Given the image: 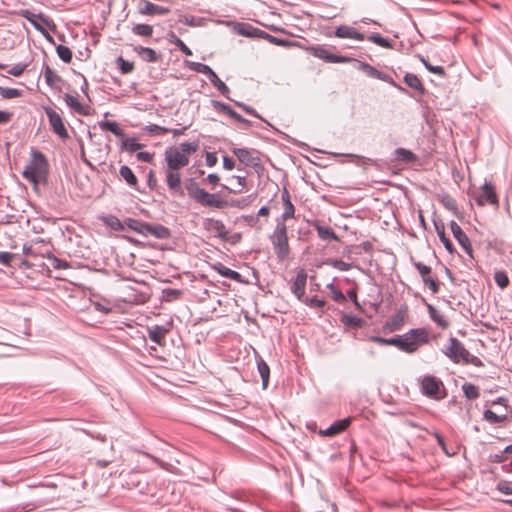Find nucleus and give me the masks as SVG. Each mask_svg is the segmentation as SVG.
Instances as JSON below:
<instances>
[{
	"mask_svg": "<svg viewBox=\"0 0 512 512\" xmlns=\"http://www.w3.org/2000/svg\"><path fill=\"white\" fill-rule=\"evenodd\" d=\"M48 170L49 164L46 156L41 151L31 148L30 159L22 172V176L34 186H37L40 182L46 180Z\"/></svg>",
	"mask_w": 512,
	"mask_h": 512,
	"instance_id": "obj_1",
	"label": "nucleus"
},
{
	"mask_svg": "<svg viewBox=\"0 0 512 512\" xmlns=\"http://www.w3.org/2000/svg\"><path fill=\"white\" fill-rule=\"evenodd\" d=\"M429 341L430 335L427 328L420 327L410 329L406 333L402 334L401 351L407 354H413L419 349V347L428 344Z\"/></svg>",
	"mask_w": 512,
	"mask_h": 512,
	"instance_id": "obj_2",
	"label": "nucleus"
},
{
	"mask_svg": "<svg viewBox=\"0 0 512 512\" xmlns=\"http://www.w3.org/2000/svg\"><path fill=\"white\" fill-rule=\"evenodd\" d=\"M273 251L279 261L286 260L290 255L288 228L286 224L276 223V227L270 236Z\"/></svg>",
	"mask_w": 512,
	"mask_h": 512,
	"instance_id": "obj_3",
	"label": "nucleus"
},
{
	"mask_svg": "<svg viewBox=\"0 0 512 512\" xmlns=\"http://www.w3.org/2000/svg\"><path fill=\"white\" fill-rule=\"evenodd\" d=\"M442 353L453 363L458 364L464 361L468 356V350L464 344L456 337H450L447 344L442 348Z\"/></svg>",
	"mask_w": 512,
	"mask_h": 512,
	"instance_id": "obj_4",
	"label": "nucleus"
},
{
	"mask_svg": "<svg viewBox=\"0 0 512 512\" xmlns=\"http://www.w3.org/2000/svg\"><path fill=\"white\" fill-rule=\"evenodd\" d=\"M44 111L48 117L51 130L62 140L68 139L69 134L62 119V116L49 106L44 107Z\"/></svg>",
	"mask_w": 512,
	"mask_h": 512,
	"instance_id": "obj_5",
	"label": "nucleus"
},
{
	"mask_svg": "<svg viewBox=\"0 0 512 512\" xmlns=\"http://www.w3.org/2000/svg\"><path fill=\"white\" fill-rule=\"evenodd\" d=\"M165 160L167 162L168 169L170 170H179L189 163V158L177 148L167 149L165 151Z\"/></svg>",
	"mask_w": 512,
	"mask_h": 512,
	"instance_id": "obj_6",
	"label": "nucleus"
},
{
	"mask_svg": "<svg viewBox=\"0 0 512 512\" xmlns=\"http://www.w3.org/2000/svg\"><path fill=\"white\" fill-rule=\"evenodd\" d=\"M481 189L482 192L474 197L476 204L478 206H484L486 204L498 206V197L493 184L485 181Z\"/></svg>",
	"mask_w": 512,
	"mask_h": 512,
	"instance_id": "obj_7",
	"label": "nucleus"
},
{
	"mask_svg": "<svg viewBox=\"0 0 512 512\" xmlns=\"http://www.w3.org/2000/svg\"><path fill=\"white\" fill-rule=\"evenodd\" d=\"M232 152L245 166L254 168L261 167L260 158L257 156L256 150L247 148H234L232 149Z\"/></svg>",
	"mask_w": 512,
	"mask_h": 512,
	"instance_id": "obj_8",
	"label": "nucleus"
},
{
	"mask_svg": "<svg viewBox=\"0 0 512 512\" xmlns=\"http://www.w3.org/2000/svg\"><path fill=\"white\" fill-rule=\"evenodd\" d=\"M21 15L38 31L43 32L44 25L55 29L56 25L50 18L44 16L42 13L35 14L29 10H22Z\"/></svg>",
	"mask_w": 512,
	"mask_h": 512,
	"instance_id": "obj_9",
	"label": "nucleus"
},
{
	"mask_svg": "<svg viewBox=\"0 0 512 512\" xmlns=\"http://www.w3.org/2000/svg\"><path fill=\"white\" fill-rule=\"evenodd\" d=\"M443 387V383L440 379L435 376H425L421 382V391L424 395L434 398L441 399L443 396H439L438 393L440 388Z\"/></svg>",
	"mask_w": 512,
	"mask_h": 512,
	"instance_id": "obj_10",
	"label": "nucleus"
},
{
	"mask_svg": "<svg viewBox=\"0 0 512 512\" xmlns=\"http://www.w3.org/2000/svg\"><path fill=\"white\" fill-rule=\"evenodd\" d=\"M312 54L316 58L321 59L327 63H348L352 62L353 60V58L348 56L333 54L323 46L313 47Z\"/></svg>",
	"mask_w": 512,
	"mask_h": 512,
	"instance_id": "obj_11",
	"label": "nucleus"
},
{
	"mask_svg": "<svg viewBox=\"0 0 512 512\" xmlns=\"http://www.w3.org/2000/svg\"><path fill=\"white\" fill-rule=\"evenodd\" d=\"M141 235L144 237L153 236L156 239L166 240L170 238V229L162 224H151L144 222Z\"/></svg>",
	"mask_w": 512,
	"mask_h": 512,
	"instance_id": "obj_12",
	"label": "nucleus"
},
{
	"mask_svg": "<svg viewBox=\"0 0 512 512\" xmlns=\"http://www.w3.org/2000/svg\"><path fill=\"white\" fill-rule=\"evenodd\" d=\"M195 202L205 207L224 208L226 201L219 198L218 194H211L206 190L202 189L198 196L194 199Z\"/></svg>",
	"mask_w": 512,
	"mask_h": 512,
	"instance_id": "obj_13",
	"label": "nucleus"
},
{
	"mask_svg": "<svg viewBox=\"0 0 512 512\" xmlns=\"http://www.w3.org/2000/svg\"><path fill=\"white\" fill-rule=\"evenodd\" d=\"M352 417H346L336 420L328 428L319 430L318 434L322 437H334L344 432L351 424Z\"/></svg>",
	"mask_w": 512,
	"mask_h": 512,
	"instance_id": "obj_14",
	"label": "nucleus"
},
{
	"mask_svg": "<svg viewBox=\"0 0 512 512\" xmlns=\"http://www.w3.org/2000/svg\"><path fill=\"white\" fill-rule=\"evenodd\" d=\"M450 228L453 233L454 238L457 240L459 245L463 248V250L472 257V246L469 237L462 230V228L455 222H450Z\"/></svg>",
	"mask_w": 512,
	"mask_h": 512,
	"instance_id": "obj_15",
	"label": "nucleus"
},
{
	"mask_svg": "<svg viewBox=\"0 0 512 512\" xmlns=\"http://www.w3.org/2000/svg\"><path fill=\"white\" fill-rule=\"evenodd\" d=\"M414 267L417 269V271L421 275L423 282L426 285H428L431 292L437 293L439 291L440 285L436 279L429 276V274L431 273V267H429L421 262H414Z\"/></svg>",
	"mask_w": 512,
	"mask_h": 512,
	"instance_id": "obj_16",
	"label": "nucleus"
},
{
	"mask_svg": "<svg viewBox=\"0 0 512 512\" xmlns=\"http://www.w3.org/2000/svg\"><path fill=\"white\" fill-rule=\"evenodd\" d=\"M166 183L170 192L176 196H184V190L181 185V175L178 170H168L166 173Z\"/></svg>",
	"mask_w": 512,
	"mask_h": 512,
	"instance_id": "obj_17",
	"label": "nucleus"
},
{
	"mask_svg": "<svg viewBox=\"0 0 512 512\" xmlns=\"http://www.w3.org/2000/svg\"><path fill=\"white\" fill-rule=\"evenodd\" d=\"M211 105L217 112L226 114L239 123H244L247 125L251 124V122L248 119L242 117L239 113H237L234 109H232L228 104H225L218 100H211Z\"/></svg>",
	"mask_w": 512,
	"mask_h": 512,
	"instance_id": "obj_18",
	"label": "nucleus"
},
{
	"mask_svg": "<svg viewBox=\"0 0 512 512\" xmlns=\"http://www.w3.org/2000/svg\"><path fill=\"white\" fill-rule=\"evenodd\" d=\"M307 282V273L304 269H300L291 285V292L297 297L298 300H302L305 294V287Z\"/></svg>",
	"mask_w": 512,
	"mask_h": 512,
	"instance_id": "obj_19",
	"label": "nucleus"
},
{
	"mask_svg": "<svg viewBox=\"0 0 512 512\" xmlns=\"http://www.w3.org/2000/svg\"><path fill=\"white\" fill-rule=\"evenodd\" d=\"M334 35L338 38L355 39L363 41L365 39L364 34L358 32L354 27L348 25H340L336 28Z\"/></svg>",
	"mask_w": 512,
	"mask_h": 512,
	"instance_id": "obj_20",
	"label": "nucleus"
},
{
	"mask_svg": "<svg viewBox=\"0 0 512 512\" xmlns=\"http://www.w3.org/2000/svg\"><path fill=\"white\" fill-rule=\"evenodd\" d=\"M169 12V8L156 5L149 1H144L143 6L139 7V13L147 16L166 15Z\"/></svg>",
	"mask_w": 512,
	"mask_h": 512,
	"instance_id": "obj_21",
	"label": "nucleus"
},
{
	"mask_svg": "<svg viewBox=\"0 0 512 512\" xmlns=\"http://www.w3.org/2000/svg\"><path fill=\"white\" fill-rule=\"evenodd\" d=\"M313 227L317 231L318 237L323 241H338L339 237L334 230L327 225H322L319 221L313 224Z\"/></svg>",
	"mask_w": 512,
	"mask_h": 512,
	"instance_id": "obj_22",
	"label": "nucleus"
},
{
	"mask_svg": "<svg viewBox=\"0 0 512 512\" xmlns=\"http://www.w3.org/2000/svg\"><path fill=\"white\" fill-rule=\"evenodd\" d=\"M434 227H435L436 233L439 237V240L444 245L447 252L450 254H453L455 252V248H454L453 243L450 241V239L445 234L444 223L441 220H434Z\"/></svg>",
	"mask_w": 512,
	"mask_h": 512,
	"instance_id": "obj_23",
	"label": "nucleus"
},
{
	"mask_svg": "<svg viewBox=\"0 0 512 512\" xmlns=\"http://www.w3.org/2000/svg\"><path fill=\"white\" fill-rule=\"evenodd\" d=\"M168 332L169 330L161 325H153L148 328L150 340L161 346L164 345L165 337Z\"/></svg>",
	"mask_w": 512,
	"mask_h": 512,
	"instance_id": "obj_24",
	"label": "nucleus"
},
{
	"mask_svg": "<svg viewBox=\"0 0 512 512\" xmlns=\"http://www.w3.org/2000/svg\"><path fill=\"white\" fill-rule=\"evenodd\" d=\"M215 269L221 276H224L226 278L234 280L235 282L243 283V284L248 283V281L245 280L239 272L232 270V269L224 266L223 264L219 263L217 266H215Z\"/></svg>",
	"mask_w": 512,
	"mask_h": 512,
	"instance_id": "obj_25",
	"label": "nucleus"
},
{
	"mask_svg": "<svg viewBox=\"0 0 512 512\" xmlns=\"http://www.w3.org/2000/svg\"><path fill=\"white\" fill-rule=\"evenodd\" d=\"M393 155L395 161L405 164L413 163L417 160V156L412 151L402 147L396 148Z\"/></svg>",
	"mask_w": 512,
	"mask_h": 512,
	"instance_id": "obj_26",
	"label": "nucleus"
},
{
	"mask_svg": "<svg viewBox=\"0 0 512 512\" xmlns=\"http://www.w3.org/2000/svg\"><path fill=\"white\" fill-rule=\"evenodd\" d=\"M134 52H136L143 61L149 62V63H155L159 60V55L157 52L149 47H143V46H135Z\"/></svg>",
	"mask_w": 512,
	"mask_h": 512,
	"instance_id": "obj_27",
	"label": "nucleus"
},
{
	"mask_svg": "<svg viewBox=\"0 0 512 512\" xmlns=\"http://www.w3.org/2000/svg\"><path fill=\"white\" fill-rule=\"evenodd\" d=\"M340 321L346 328H352V329L362 328L366 324V321L363 318H360V317H357L354 315H350V314H343L340 317Z\"/></svg>",
	"mask_w": 512,
	"mask_h": 512,
	"instance_id": "obj_28",
	"label": "nucleus"
},
{
	"mask_svg": "<svg viewBox=\"0 0 512 512\" xmlns=\"http://www.w3.org/2000/svg\"><path fill=\"white\" fill-rule=\"evenodd\" d=\"M119 175L129 187L137 190L138 179L130 167L122 165L119 169Z\"/></svg>",
	"mask_w": 512,
	"mask_h": 512,
	"instance_id": "obj_29",
	"label": "nucleus"
},
{
	"mask_svg": "<svg viewBox=\"0 0 512 512\" xmlns=\"http://www.w3.org/2000/svg\"><path fill=\"white\" fill-rule=\"evenodd\" d=\"M67 106L72 108L79 115L87 116L89 111L78 101V99L70 94H65L63 97Z\"/></svg>",
	"mask_w": 512,
	"mask_h": 512,
	"instance_id": "obj_30",
	"label": "nucleus"
},
{
	"mask_svg": "<svg viewBox=\"0 0 512 512\" xmlns=\"http://www.w3.org/2000/svg\"><path fill=\"white\" fill-rule=\"evenodd\" d=\"M427 310L430 318L442 329L449 326L448 320L433 305L427 304Z\"/></svg>",
	"mask_w": 512,
	"mask_h": 512,
	"instance_id": "obj_31",
	"label": "nucleus"
},
{
	"mask_svg": "<svg viewBox=\"0 0 512 512\" xmlns=\"http://www.w3.org/2000/svg\"><path fill=\"white\" fill-rule=\"evenodd\" d=\"M404 82L408 87L416 90L420 94L425 93V88L416 74L406 73L404 76Z\"/></svg>",
	"mask_w": 512,
	"mask_h": 512,
	"instance_id": "obj_32",
	"label": "nucleus"
},
{
	"mask_svg": "<svg viewBox=\"0 0 512 512\" xmlns=\"http://www.w3.org/2000/svg\"><path fill=\"white\" fill-rule=\"evenodd\" d=\"M257 369L262 379V388L266 389L269 384L270 368L261 357L257 359Z\"/></svg>",
	"mask_w": 512,
	"mask_h": 512,
	"instance_id": "obj_33",
	"label": "nucleus"
},
{
	"mask_svg": "<svg viewBox=\"0 0 512 512\" xmlns=\"http://www.w3.org/2000/svg\"><path fill=\"white\" fill-rule=\"evenodd\" d=\"M209 81L218 89V91L227 99L229 98V87L212 71L208 76Z\"/></svg>",
	"mask_w": 512,
	"mask_h": 512,
	"instance_id": "obj_34",
	"label": "nucleus"
},
{
	"mask_svg": "<svg viewBox=\"0 0 512 512\" xmlns=\"http://www.w3.org/2000/svg\"><path fill=\"white\" fill-rule=\"evenodd\" d=\"M238 32L246 37H257L262 39L264 38L263 33H265V31L253 27L250 24H241Z\"/></svg>",
	"mask_w": 512,
	"mask_h": 512,
	"instance_id": "obj_35",
	"label": "nucleus"
},
{
	"mask_svg": "<svg viewBox=\"0 0 512 512\" xmlns=\"http://www.w3.org/2000/svg\"><path fill=\"white\" fill-rule=\"evenodd\" d=\"M98 124L102 130H107V131L111 132L112 134H114L116 137L124 136L123 131L120 129V127L116 121L103 120V121H100Z\"/></svg>",
	"mask_w": 512,
	"mask_h": 512,
	"instance_id": "obj_36",
	"label": "nucleus"
},
{
	"mask_svg": "<svg viewBox=\"0 0 512 512\" xmlns=\"http://www.w3.org/2000/svg\"><path fill=\"white\" fill-rule=\"evenodd\" d=\"M101 219L103 223L110 229L114 231H124V224H122V221L119 220V218L116 217L115 215L108 214L106 216H103Z\"/></svg>",
	"mask_w": 512,
	"mask_h": 512,
	"instance_id": "obj_37",
	"label": "nucleus"
},
{
	"mask_svg": "<svg viewBox=\"0 0 512 512\" xmlns=\"http://www.w3.org/2000/svg\"><path fill=\"white\" fill-rule=\"evenodd\" d=\"M295 216V207L293 203H283V213L276 218V223L286 224L285 222Z\"/></svg>",
	"mask_w": 512,
	"mask_h": 512,
	"instance_id": "obj_38",
	"label": "nucleus"
},
{
	"mask_svg": "<svg viewBox=\"0 0 512 512\" xmlns=\"http://www.w3.org/2000/svg\"><path fill=\"white\" fill-rule=\"evenodd\" d=\"M352 62H354L356 64V68L358 70L365 72L367 74V76H369L371 78H375V79L379 76V70L376 69L375 67L371 66L370 64L356 60L354 58H353Z\"/></svg>",
	"mask_w": 512,
	"mask_h": 512,
	"instance_id": "obj_39",
	"label": "nucleus"
},
{
	"mask_svg": "<svg viewBox=\"0 0 512 512\" xmlns=\"http://www.w3.org/2000/svg\"><path fill=\"white\" fill-rule=\"evenodd\" d=\"M432 435L435 437L436 441H437V444L440 446V448L442 449V451L449 457H452V456H455L457 455L458 453V450L456 448H449L446 443H445V440L443 438V436L438 432V431H434L432 432Z\"/></svg>",
	"mask_w": 512,
	"mask_h": 512,
	"instance_id": "obj_40",
	"label": "nucleus"
},
{
	"mask_svg": "<svg viewBox=\"0 0 512 512\" xmlns=\"http://www.w3.org/2000/svg\"><path fill=\"white\" fill-rule=\"evenodd\" d=\"M43 73L45 82L50 87H53L56 82H59L61 80V77L48 65H44Z\"/></svg>",
	"mask_w": 512,
	"mask_h": 512,
	"instance_id": "obj_41",
	"label": "nucleus"
},
{
	"mask_svg": "<svg viewBox=\"0 0 512 512\" xmlns=\"http://www.w3.org/2000/svg\"><path fill=\"white\" fill-rule=\"evenodd\" d=\"M211 229L215 231L216 235L222 240H226L228 236V231L224 223L220 220H210Z\"/></svg>",
	"mask_w": 512,
	"mask_h": 512,
	"instance_id": "obj_42",
	"label": "nucleus"
},
{
	"mask_svg": "<svg viewBox=\"0 0 512 512\" xmlns=\"http://www.w3.org/2000/svg\"><path fill=\"white\" fill-rule=\"evenodd\" d=\"M185 189L188 196L193 200L198 196L199 192L202 191V188L199 187L198 183L193 178H189L185 181Z\"/></svg>",
	"mask_w": 512,
	"mask_h": 512,
	"instance_id": "obj_43",
	"label": "nucleus"
},
{
	"mask_svg": "<svg viewBox=\"0 0 512 512\" xmlns=\"http://www.w3.org/2000/svg\"><path fill=\"white\" fill-rule=\"evenodd\" d=\"M122 224H124V230L128 228L141 235L144 221L134 218H126L122 221Z\"/></svg>",
	"mask_w": 512,
	"mask_h": 512,
	"instance_id": "obj_44",
	"label": "nucleus"
},
{
	"mask_svg": "<svg viewBox=\"0 0 512 512\" xmlns=\"http://www.w3.org/2000/svg\"><path fill=\"white\" fill-rule=\"evenodd\" d=\"M116 64L121 74H130L134 70V63L125 60L122 56L116 58Z\"/></svg>",
	"mask_w": 512,
	"mask_h": 512,
	"instance_id": "obj_45",
	"label": "nucleus"
},
{
	"mask_svg": "<svg viewBox=\"0 0 512 512\" xmlns=\"http://www.w3.org/2000/svg\"><path fill=\"white\" fill-rule=\"evenodd\" d=\"M483 417L486 421L492 424L502 423L507 419L506 414L498 415L490 409L484 411Z\"/></svg>",
	"mask_w": 512,
	"mask_h": 512,
	"instance_id": "obj_46",
	"label": "nucleus"
},
{
	"mask_svg": "<svg viewBox=\"0 0 512 512\" xmlns=\"http://www.w3.org/2000/svg\"><path fill=\"white\" fill-rule=\"evenodd\" d=\"M122 148L130 153L136 152L142 148V144L135 137H128L122 142Z\"/></svg>",
	"mask_w": 512,
	"mask_h": 512,
	"instance_id": "obj_47",
	"label": "nucleus"
},
{
	"mask_svg": "<svg viewBox=\"0 0 512 512\" xmlns=\"http://www.w3.org/2000/svg\"><path fill=\"white\" fill-rule=\"evenodd\" d=\"M462 391H463L465 397L469 400H474L479 397V389L474 384L464 383L462 385Z\"/></svg>",
	"mask_w": 512,
	"mask_h": 512,
	"instance_id": "obj_48",
	"label": "nucleus"
},
{
	"mask_svg": "<svg viewBox=\"0 0 512 512\" xmlns=\"http://www.w3.org/2000/svg\"><path fill=\"white\" fill-rule=\"evenodd\" d=\"M132 32L138 36L151 37L153 34V26L148 24H136L132 28Z\"/></svg>",
	"mask_w": 512,
	"mask_h": 512,
	"instance_id": "obj_49",
	"label": "nucleus"
},
{
	"mask_svg": "<svg viewBox=\"0 0 512 512\" xmlns=\"http://www.w3.org/2000/svg\"><path fill=\"white\" fill-rule=\"evenodd\" d=\"M439 201L447 210L453 212L454 214H457V202L453 197H451L448 194H445L441 196Z\"/></svg>",
	"mask_w": 512,
	"mask_h": 512,
	"instance_id": "obj_50",
	"label": "nucleus"
},
{
	"mask_svg": "<svg viewBox=\"0 0 512 512\" xmlns=\"http://www.w3.org/2000/svg\"><path fill=\"white\" fill-rule=\"evenodd\" d=\"M188 68L194 72L202 73L208 76L213 70L210 66L200 62H188Z\"/></svg>",
	"mask_w": 512,
	"mask_h": 512,
	"instance_id": "obj_51",
	"label": "nucleus"
},
{
	"mask_svg": "<svg viewBox=\"0 0 512 512\" xmlns=\"http://www.w3.org/2000/svg\"><path fill=\"white\" fill-rule=\"evenodd\" d=\"M367 39L383 48H391L392 43L389 39L382 37L379 33H372Z\"/></svg>",
	"mask_w": 512,
	"mask_h": 512,
	"instance_id": "obj_52",
	"label": "nucleus"
},
{
	"mask_svg": "<svg viewBox=\"0 0 512 512\" xmlns=\"http://www.w3.org/2000/svg\"><path fill=\"white\" fill-rule=\"evenodd\" d=\"M56 52L58 57L64 62V63H70L72 60V51L69 47L64 45H58L56 47Z\"/></svg>",
	"mask_w": 512,
	"mask_h": 512,
	"instance_id": "obj_53",
	"label": "nucleus"
},
{
	"mask_svg": "<svg viewBox=\"0 0 512 512\" xmlns=\"http://www.w3.org/2000/svg\"><path fill=\"white\" fill-rule=\"evenodd\" d=\"M376 79L384 81V82L390 84L391 86H393L394 88H396L398 91H400L402 93H407V89L406 88H404L403 86H401L400 84L395 82L390 75H388V74H386L384 72L379 71V76Z\"/></svg>",
	"mask_w": 512,
	"mask_h": 512,
	"instance_id": "obj_54",
	"label": "nucleus"
},
{
	"mask_svg": "<svg viewBox=\"0 0 512 512\" xmlns=\"http://www.w3.org/2000/svg\"><path fill=\"white\" fill-rule=\"evenodd\" d=\"M179 151H181L186 157L189 158V156L196 152L198 149V143L197 142H183L178 147H176Z\"/></svg>",
	"mask_w": 512,
	"mask_h": 512,
	"instance_id": "obj_55",
	"label": "nucleus"
},
{
	"mask_svg": "<svg viewBox=\"0 0 512 512\" xmlns=\"http://www.w3.org/2000/svg\"><path fill=\"white\" fill-rule=\"evenodd\" d=\"M263 35H264L263 39L267 40L269 43H272L274 45L281 46V47H289V46L293 45V43L291 41H289L287 39L277 38L275 36L268 34L267 32L263 33Z\"/></svg>",
	"mask_w": 512,
	"mask_h": 512,
	"instance_id": "obj_56",
	"label": "nucleus"
},
{
	"mask_svg": "<svg viewBox=\"0 0 512 512\" xmlns=\"http://www.w3.org/2000/svg\"><path fill=\"white\" fill-rule=\"evenodd\" d=\"M0 93L4 99L18 98L22 95V91L16 88L0 87Z\"/></svg>",
	"mask_w": 512,
	"mask_h": 512,
	"instance_id": "obj_57",
	"label": "nucleus"
},
{
	"mask_svg": "<svg viewBox=\"0 0 512 512\" xmlns=\"http://www.w3.org/2000/svg\"><path fill=\"white\" fill-rule=\"evenodd\" d=\"M301 301L311 308H323L326 305L325 300L319 299L317 296L311 298H303Z\"/></svg>",
	"mask_w": 512,
	"mask_h": 512,
	"instance_id": "obj_58",
	"label": "nucleus"
},
{
	"mask_svg": "<svg viewBox=\"0 0 512 512\" xmlns=\"http://www.w3.org/2000/svg\"><path fill=\"white\" fill-rule=\"evenodd\" d=\"M421 61H422L423 65L425 66V68L429 72H431L433 74H436V75H439L440 77H445L446 76L445 69L442 66H434V65L430 64L424 58H422Z\"/></svg>",
	"mask_w": 512,
	"mask_h": 512,
	"instance_id": "obj_59",
	"label": "nucleus"
},
{
	"mask_svg": "<svg viewBox=\"0 0 512 512\" xmlns=\"http://www.w3.org/2000/svg\"><path fill=\"white\" fill-rule=\"evenodd\" d=\"M170 42L175 44L179 48V50L186 56L192 55L191 49L177 36L173 35Z\"/></svg>",
	"mask_w": 512,
	"mask_h": 512,
	"instance_id": "obj_60",
	"label": "nucleus"
},
{
	"mask_svg": "<svg viewBox=\"0 0 512 512\" xmlns=\"http://www.w3.org/2000/svg\"><path fill=\"white\" fill-rule=\"evenodd\" d=\"M508 453H505V448L499 452V453H496V454H491L489 456V462L491 463H496V464H500L502 463V465L504 463H507L508 461V456H507Z\"/></svg>",
	"mask_w": 512,
	"mask_h": 512,
	"instance_id": "obj_61",
	"label": "nucleus"
},
{
	"mask_svg": "<svg viewBox=\"0 0 512 512\" xmlns=\"http://www.w3.org/2000/svg\"><path fill=\"white\" fill-rule=\"evenodd\" d=\"M494 280H495V283L500 287V288H505L508 284H509V279H508V276L506 275L505 272L503 271H497L495 272L494 274Z\"/></svg>",
	"mask_w": 512,
	"mask_h": 512,
	"instance_id": "obj_62",
	"label": "nucleus"
},
{
	"mask_svg": "<svg viewBox=\"0 0 512 512\" xmlns=\"http://www.w3.org/2000/svg\"><path fill=\"white\" fill-rule=\"evenodd\" d=\"M179 21L181 23H184L188 26H192V27H195V26H199L201 25L203 19L202 18H197L195 16H192V15H184L182 16Z\"/></svg>",
	"mask_w": 512,
	"mask_h": 512,
	"instance_id": "obj_63",
	"label": "nucleus"
},
{
	"mask_svg": "<svg viewBox=\"0 0 512 512\" xmlns=\"http://www.w3.org/2000/svg\"><path fill=\"white\" fill-rule=\"evenodd\" d=\"M27 67L28 65L25 63H17L8 70V73L12 76L18 77L23 74Z\"/></svg>",
	"mask_w": 512,
	"mask_h": 512,
	"instance_id": "obj_64",
	"label": "nucleus"
}]
</instances>
